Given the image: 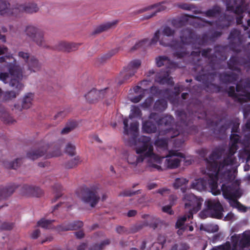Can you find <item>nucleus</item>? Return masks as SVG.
I'll use <instances>...</instances> for the list:
<instances>
[{"label":"nucleus","instance_id":"nucleus-25","mask_svg":"<svg viewBox=\"0 0 250 250\" xmlns=\"http://www.w3.org/2000/svg\"><path fill=\"white\" fill-rule=\"evenodd\" d=\"M51 221L42 219L38 222V225L42 228H48L51 227Z\"/></svg>","mask_w":250,"mask_h":250},{"label":"nucleus","instance_id":"nucleus-49","mask_svg":"<svg viewBox=\"0 0 250 250\" xmlns=\"http://www.w3.org/2000/svg\"><path fill=\"white\" fill-rule=\"evenodd\" d=\"M204 211H202L200 213V216L202 217V218H205V217H206L208 216V215H204Z\"/></svg>","mask_w":250,"mask_h":250},{"label":"nucleus","instance_id":"nucleus-36","mask_svg":"<svg viewBox=\"0 0 250 250\" xmlns=\"http://www.w3.org/2000/svg\"><path fill=\"white\" fill-rule=\"evenodd\" d=\"M159 192L163 195H167L169 194V190L167 189H162L160 190Z\"/></svg>","mask_w":250,"mask_h":250},{"label":"nucleus","instance_id":"nucleus-57","mask_svg":"<svg viewBox=\"0 0 250 250\" xmlns=\"http://www.w3.org/2000/svg\"><path fill=\"white\" fill-rule=\"evenodd\" d=\"M4 58L2 57L0 58V62H2L4 61Z\"/></svg>","mask_w":250,"mask_h":250},{"label":"nucleus","instance_id":"nucleus-19","mask_svg":"<svg viewBox=\"0 0 250 250\" xmlns=\"http://www.w3.org/2000/svg\"><path fill=\"white\" fill-rule=\"evenodd\" d=\"M207 185V183L206 181H205L202 179H199L195 180L192 183V187L199 191H201L205 188Z\"/></svg>","mask_w":250,"mask_h":250},{"label":"nucleus","instance_id":"nucleus-16","mask_svg":"<svg viewBox=\"0 0 250 250\" xmlns=\"http://www.w3.org/2000/svg\"><path fill=\"white\" fill-rule=\"evenodd\" d=\"M42 30L35 26L29 25L26 27V33L33 40L37 36H40Z\"/></svg>","mask_w":250,"mask_h":250},{"label":"nucleus","instance_id":"nucleus-26","mask_svg":"<svg viewBox=\"0 0 250 250\" xmlns=\"http://www.w3.org/2000/svg\"><path fill=\"white\" fill-rule=\"evenodd\" d=\"M114 24L113 22H108L100 25L97 30L99 32H103L107 30L108 29L112 27Z\"/></svg>","mask_w":250,"mask_h":250},{"label":"nucleus","instance_id":"nucleus-41","mask_svg":"<svg viewBox=\"0 0 250 250\" xmlns=\"http://www.w3.org/2000/svg\"><path fill=\"white\" fill-rule=\"evenodd\" d=\"M7 51V48H0V55L4 54Z\"/></svg>","mask_w":250,"mask_h":250},{"label":"nucleus","instance_id":"nucleus-64","mask_svg":"<svg viewBox=\"0 0 250 250\" xmlns=\"http://www.w3.org/2000/svg\"><path fill=\"white\" fill-rule=\"evenodd\" d=\"M153 15H154V14H153V15H151V17H152V16H153Z\"/></svg>","mask_w":250,"mask_h":250},{"label":"nucleus","instance_id":"nucleus-23","mask_svg":"<svg viewBox=\"0 0 250 250\" xmlns=\"http://www.w3.org/2000/svg\"><path fill=\"white\" fill-rule=\"evenodd\" d=\"M156 64L158 66H161L163 65H169L170 63V61L165 57H159L156 59Z\"/></svg>","mask_w":250,"mask_h":250},{"label":"nucleus","instance_id":"nucleus-47","mask_svg":"<svg viewBox=\"0 0 250 250\" xmlns=\"http://www.w3.org/2000/svg\"><path fill=\"white\" fill-rule=\"evenodd\" d=\"M167 79V78L166 77H165V78H164L162 79H161L160 80H157V81L160 83H164Z\"/></svg>","mask_w":250,"mask_h":250},{"label":"nucleus","instance_id":"nucleus-39","mask_svg":"<svg viewBox=\"0 0 250 250\" xmlns=\"http://www.w3.org/2000/svg\"><path fill=\"white\" fill-rule=\"evenodd\" d=\"M233 218V214H232V213H229L225 217V219L226 220H231Z\"/></svg>","mask_w":250,"mask_h":250},{"label":"nucleus","instance_id":"nucleus-21","mask_svg":"<svg viewBox=\"0 0 250 250\" xmlns=\"http://www.w3.org/2000/svg\"><path fill=\"white\" fill-rule=\"evenodd\" d=\"M33 99V95L32 94H29L26 95L23 99L22 107L23 108L27 109L31 107Z\"/></svg>","mask_w":250,"mask_h":250},{"label":"nucleus","instance_id":"nucleus-2","mask_svg":"<svg viewBox=\"0 0 250 250\" xmlns=\"http://www.w3.org/2000/svg\"><path fill=\"white\" fill-rule=\"evenodd\" d=\"M41 65L38 61L31 57L29 61L21 67L20 65L14 66L10 69L9 74L6 73L0 74V79L4 83H9L12 86H15L18 89H21L22 85L20 83L23 75H28L32 72L38 71Z\"/></svg>","mask_w":250,"mask_h":250},{"label":"nucleus","instance_id":"nucleus-59","mask_svg":"<svg viewBox=\"0 0 250 250\" xmlns=\"http://www.w3.org/2000/svg\"><path fill=\"white\" fill-rule=\"evenodd\" d=\"M185 94H182V97H183V98L184 99H185Z\"/></svg>","mask_w":250,"mask_h":250},{"label":"nucleus","instance_id":"nucleus-42","mask_svg":"<svg viewBox=\"0 0 250 250\" xmlns=\"http://www.w3.org/2000/svg\"><path fill=\"white\" fill-rule=\"evenodd\" d=\"M136 211L135 210H130L128 212V215L129 216H133L135 215L136 214Z\"/></svg>","mask_w":250,"mask_h":250},{"label":"nucleus","instance_id":"nucleus-15","mask_svg":"<svg viewBox=\"0 0 250 250\" xmlns=\"http://www.w3.org/2000/svg\"><path fill=\"white\" fill-rule=\"evenodd\" d=\"M132 94L134 93L136 95L134 97H130V100L134 103L139 102L142 98L141 94H144L146 90H144L140 86H136L131 90Z\"/></svg>","mask_w":250,"mask_h":250},{"label":"nucleus","instance_id":"nucleus-56","mask_svg":"<svg viewBox=\"0 0 250 250\" xmlns=\"http://www.w3.org/2000/svg\"><path fill=\"white\" fill-rule=\"evenodd\" d=\"M146 83V82H145V81H144V82H142V83H141V85H142V86H143V85H145Z\"/></svg>","mask_w":250,"mask_h":250},{"label":"nucleus","instance_id":"nucleus-37","mask_svg":"<svg viewBox=\"0 0 250 250\" xmlns=\"http://www.w3.org/2000/svg\"><path fill=\"white\" fill-rule=\"evenodd\" d=\"M72 129V127H71L66 126L65 128H64L62 130V133H66L69 132Z\"/></svg>","mask_w":250,"mask_h":250},{"label":"nucleus","instance_id":"nucleus-53","mask_svg":"<svg viewBox=\"0 0 250 250\" xmlns=\"http://www.w3.org/2000/svg\"><path fill=\"white\" fill-rule=\"evenodd\" d=\"M189 229L190 231H192L193 230V228L192 226L189 227Z\"/></svg>","mask_w":250,"mask_h":250},{"label":"nucleus","instance_id":"nucleus-13","mask_svg":"<svg viewBox=\"0 0 250 250\" xmlns=\"http://www.w3.org/2000/svg\"><path fill=\"white\" fill-rule=\"evenodd\" d=\"M105 96V90H97L93 89L87 94L86 98L90 102H94L103 99Z\"/></svg>","mask_w":250,"mask_h":250},{"label":"nucleus","instance_id":"nucleus-52","mask_svg":"<svg viewBox=\"0 0 250 250\" xmlns=\"http://www.w3.org/2000/svg\"><path fill=\"white\" fill-rule=\"evenodd\" d=\"M111 125L113 127V128H115L116 127V125H117V124L116 123H111Z\"/></svg>","mask_w":250,"mask_h":250},{"label":"nucleus","instance_id":"nucleus-54","mask_svg":"<svg viewBox=\"0 0 250 250\" xmlns=\"http://www.w3.org/2000/svg\"><path fill=\"white\" fill-rule=\"evenodd\" d=\"M176 198H175L174 196L170 197V200H176Z\"/></svg>","mask_w":250,"mask_h":250},{"label":"nucleus","instance_id":"nucleus-22","mask_svg":"<svg viewBox=\"0 0 250 250\" xmlns=\"http://www.w3.org/2000/svg\"><path fill=\"white\" fill-rule=\"evenodd\" d=\"M188 182V181L184 178L176 179L174 183V187L176 188L181 187V190L184 192L185 191H184V188L183 187Z\"/></svg>","mask_w":250,"mask_h":250},{"label":"nucleus","instance_id":"nucleus-50","mask_svg":"<svg viewBox=\"0 0 250 250\" xmlns=\"http://www.w3.org/2000/svg\"><path fill=\"white\" fill-rule=\"evenodd\" d=\"M72 229V227H65V228H63L62 230H69V229Z\"/></svg>","mask_w":250,"mask_h":250},{"label":"nucleus","instance_id":"nucleus-7","mask_svg":"<svg viewBox=\"0 0 250 250\" xmlns=\"http://www.w3.org/2000/svg\"><path fill=\"white\" fill-rule=\"evenodd\" d=\"M205 204L211 211V216L218 219L223 217V208L217 200L208 199L206 201Z\"/></svg>","mask_w":250,"mask_h":250},{"label":"nucleus","instance_id":"nucleus-32","mask_svg":"<svg viewBox=\"0 0 250 250\" xmlns=\"http://www.w3.org/2000/svg\"><path fill=\"white\" fill-rule=\"evenodd\" d=\"M152 102V99L151 98H148L146 100L145 103L143 104V106L145 107H148Z\"/></svg>","mask_w":250,"mask_h":250},{"label":"nucleus","instance_id":"nucleus-18","mask_svg":"<svg viewBox=\"0 0 250 250\" xmlns=\"http://www.w3.org/2000/svg\"><path fill=\"white\" fill-rule=\"evenodd\" d=\"M170 5V3L169 1H165L152 5L149 7L148 9H151L155 12H158L167 9L169 7Z\"/></svg>","mask_w":250,"mask_h":250},{"label":"nucleus","instance_id":"nucleus-6","mask_svg":"<svg viewBox=\"0 0 250 250\" xmlns=\"http://www.w3.org/2000/svg\"><path fill=\"white\" fill-rule=\"evenodd\" d=\"M174 31L169 27H166L164 28L162 32L157 31L151 39L150 44H154L158 41L163 45H167L169 43L166 42L167 37L173 35Z\"/></svg>","mask_w":250,"mask_h":250},{"label":"nucleus","instance_id":"nucleus-44","mask_svg":"<svg viewBox=\"0 0 250 250\" xmlns=\"http://www.w3.org/2000/svg\"><path fill=\"white\" fill-rule=\"evenodd\" d=\"M83 235V234L82 232H78L76 233V236L78 238H82Z\"/></svg>","mask_w":250,"mask_h":250},{"label":"nucleus","instance_id":"nucleus-40","mask_svg":"<svg viewBox=\"0 0 250 250\" xmlns=\"http://www.w3.org/2000/svg\"><path fill=\"white\" fill-rule=\"evenodd\" d=\"M168 120L171 121L172 120V117L171 116H167L165 118H163L161 120V122L162 123H163V122H165L166 121H168Z\"/></svg>","mask_w":250,"mask_h":250},{"label":"nucleus","instance_id":"nucleus-8","mask_svg":"<svg viewBox=\"0 0 250 250\" xmlns=\"http://www.w3.org/2000/svg\"><path fill=\"white\" fill-rule=\"evenodd\" d=\"M184 159V156L181 153L171 151L169 155L166 157L164 166L169 168L176 167Z\"/></svg>","mask_w":250,"mask_h":250},{"label":"nucleus","instance_id":"nucleus-4","mask_svg":"<svg viewBox=\"0 0 250 250\" xmlns=\"http://www.w3.org/2000/svg\"><path fill=\"white\" fill-rule=\"evenodd\" d=\"M183 200L185 202V208L189 211V214L188 217L185 216L180 218L176 223V227L179 228L178 230V233L179 235L182 234L183 230L185 229V226H183L184 223L188 219L189 220L192 217V214L197 212L200 209L203 202V200L201 198L188 193H187L184 195Z\"/></svg>","mask_w":250,"mask_h":250},{"label":"nucleus","instance_id":"nucleus-35","mask_svg":"<svg viewBox=\"0 0 250 250\" xmlns=\"http://www.w3.org/2000/svg\"><path fill=\"white\" fill-rule=\"evenodd\" d=\"M40 234V231L39 230H35L32 233L31 236L33 238H36L38 237Z\"/></svg>","mask_w":250,"mask_h":250},{"label":"nucleus","instance_id":"nucleus-33","mask_svg":"<svg viewBox=\"0 0 250 250\" xmlns=\"http://www.w3.org/2000/svg\"><path fill=\"white\" fill-rule=\"evenodd\" d=\"M163 211L164 212L171 214V210L170 208V206H165L162 208Z\"/></svg>","mask_w":250,"mask_h":250},{"label":"nucleus","instance_id":"nucleus-60","mask_svg":"<svg viewBox=\"0 0 250 250\" xmlns=\"http://www.w3.org/2000/svg\"><path fill=\"white\" fill-rule=\"evenodd\" d=\"M163 106H164L166 105V104L164 103V102H163Z\"/></svg>","mask_w":250,"mask_h":250},{"label":"nucleus","instance_id":"nucleus-3","mask_svg":"<svg viewBox=\"0 0 250 250\" xmlns=\"http://www.w3.org/2000/svg\"><path fill=\"white\" fill-rule=\"evenodd\" d=\"M135 149L136 153L145 162L146 165L151 168L160 169L163 157L155 154L153 146L149 137L141 136L135 143Z\"/></svg>","mask_w":250,"mask_h":250},{"label":"nucleus","instance_id":"nucleus-10","mask_svg":"<svg viewBox=\"0 0 250 250\" xmlns=\"http://www.w3.org/2000/svg\"><path fill=\"white\" fill-rule=\"evenodd\" d=\"M232 240L234 243V247H236L239 242V245L241 247H245L250 245V232H245L242 235L232 236Z\"/></svg>","mask_w":250,"mask_h":250},{"label":"nucleus","instance_id":"nucleus-43","mask_svg":"<svg viewBox=\"0 0 250 250\" xmlns=\"http://www.w3.org/2000/svg\"><path fill=\"white\" fill-rule=\"evenodd\" d=\"M26 188L27 190H28V192H31L33 190L35 189L34 188H33V187H31L30 186H27V187H26Z\"/></svg>","mask_w":250,"mask_h":250},{"label":"nucleus","instance_id":"nucleus-34","mask_svg":"<svg viewBox=\"0 0 250 250\" xmlns=\"http://www.w3.org/2000/svg\"><path fill=\"white\" fill-rule=\"evenodd\" d=\"M156 144L162 147L167 146V143L165 141H158L156 142Z\"/></svg>","mask_w":250,"mask_h":250},{"label":"nucleus","instance_id":"nucleus-31","mask_svg":"<svg viewBox=\"0 0 250 250\" xmlns=\"http://www.w3.org/2000/svg\"><path fill=\"white\" fill-rule=\"evenodd\" d=\"M42 154L39 153L37 152H30L28 154V157L32 159H37L38 157L42 156Z\"/></svg>","mask_w":250,"mask_h":250},{"label":"nucleus","instance_id":"nucleus-12","mask_svg":"<svg viewBox=\"0 0 250 250\" xmlns=\"http://www.w3.org/2000/svg\"><path fill=\"white\" fill-rule=\"evenodd\" d=\"M18 13V7H11L9 3L0 0V13L1 15H10Z\"/></svg>","mask_w":250,"mask_h":250},{"label":"nucleus","instance_id":"nucleus-46","mask_svg":"<svg viewBox=\"0 0 250 250\" xmlns=\"http://www.w3.org/2000/svg\"><path fill=\"white\" fill-rule=\"evenodd\" d=\"M235 12L236 13H237L238 14H239V13H242V9H241V8H239V7L237 8V9H236V10H235Z\"/></svg>","mask_w":250,"mask_h":250},{"label":"nucleus","instance_id":"nucleus-48","mask_svg":"<svg viewBox=\"0 0 250 250\" xmlns=\"http://www.w3.org/2000/svg\"><path fill=\"white\" fill-rule=\"evenodd\" d=\"M101 248L99 246H96L94 248H92L90 250H100Z\"/></svg>","mask_w":250,"mask_h":250},{"label":"nucleus","instance_id":"nucleus-27","mask_svg":"<svg viewBox=\"0 0 250 250\" xmlns=\"http://www.w3.org/2000/svg\"><path fill=\"white\" fill-rule=\"evenodd\" d=\"M18 56L20 58L22 59V60L25 62V64L29 61L30 59V57L29 54L27 52H25L23 51H20L18 53Z\"/></svg>","mask_w":250,"mask_h":250},{"label":"nucleus","instance_id":"nucleus-51","mask_svg":"<svg viewBox=\"0 0 250 250\" xmlns=\"http://www.w3.org/2000/svg\"><path fill=\"white\" fill-rule=\"evenodd\" d=\"M52 239V237H50L49 238H48L45 239V240H44L42 242H47V241H50Z\"/></svg>","mask_w":250,"mask_h":250},{"label":"nucleus","instance_id":"nucleus-30","mask_svg":"<svg viewBox=\"0 0 250 250\" xmlns=\"http://www.w3.org/2000/svg\"><path fill=\"white\" fill-rule=\"evenodd\" d=\"M80 162V158L79 156L75 157L72 160V164H69L68 167H73L76 166Z\"/></svg>","mask_w":250,"mask_h":250},{"label":"nucleus","instance_id":"nucleus-14","mask_svg":"<svg viewBox=\"0 0 250 250\" xmlns=\"http://www.w3.org/2000/svg\"><path fill=\"white\" fill-rule=\"evenodd\" d=\"M157 116L155 114H151L149 118V120L143 122V130L146 133L153 132L156 130L155 125L152 123V119H156Z\"/></svg>","mask_w":250,"mask_h":250},{"label":"nucleus","instance_id":"nucleus-62","mask_svg":"<svg viewBox=\"0 0 250 250\" xmlns=\"http://www.w3.org/2000/svg\"><path fill=\"white\" fill-rule=\"evenodd\" d=\"M171 205H173L174 203H172V202H171Z\"/></svg>","mask_w":250,"mask_h":250},{"label":"nucleus","instance_id":"nucleus-24","mask_svg":"<svg viewBox=\"0 0 250 250\" xmlns=\"http://www.w3.org/2000/svg\"><path fill=\"white\" fill-rule=\"evenodd\" d=\"M37 44L41 46H45V40L43 37V32L42 31L41 32V35L40 36H37L33 40Z\"/></svg>","mask_w":250,"mask_h":250},{"label":"nucleus","instance_id":"nucleus-28","mask_svg":"<svg viewBox=\"0 0 250 250\" xmlns=\"http://www.w3.org/2000/svg\"><path fill=\"white\" fill-rule=\"evenodd\" d=\"M66 152L69 155H74L75 153V146L71 144H68L66 146Z\"/></svg>","mask_w":250,"mask_h":250},{"label":"nucleus","instance_id":"nucleus-38","mask_svg":"<svg viewBox=\"0 0 250 250\" xmlns=\"http://www.w3.org/2000/svg\"><path fill=\"white\" fill-rule=\"evenodd\" d=\"M13 225L12 224H6L3 225V228L6 229H10L12 228Z\"/></svg>","mask_w":250,"mask_h":250},{"label":"nucleus","instance_id":"nucleus-55","mask_svg":"<svg viewBox=\"0 0 250 250\" xmlns=\"http://www.w3.org/2000/svg\"><path fill=\"white\" fill-rule=\"evenodd\" d=\"M237 22L238 24H240L241 23L239 18H237Z\"/></svg>","mask_w":250,"mask_h":250},{"label":"nucleus","instance_id":"nucleus-63","mask_svg":"<svg viewBox=\"0 0 250 250\" xmlns=\"http://www.w3.org/2000/svg\"><path fill=\"white\" fill-rule=\"evenodd\" d=\"M153 15H154V14H153V15H151V17H152V16H153Z\"/></svg>","mask_w":250,"mask_h":250},{"label":"nucleus","instance_id":"nucleus-9","mask_svg":"<svg viewBox=\"0 0 250 250\" xmlns=\"http://www.w3.org/2000/svg\"><path fill=\"white\" fill-rule=\"evenodd\" d=\"M141 65V62L140 60H134L131 61L127 67L121 72L122 77H124L125 80H127L130 77L133 76Z\"/></svg>","mask_w":250,"mask_h":250},{"label":"nucleus","instance_id":"nucleus-5","mask_svg":"<svg viewBox=\"0 0 250 250\" xmlns=\"http://www.w3.org/2000/svg\"><path fill=\"white\" fill-rule=\"evenodd\" d=\"M140 109L134 106L131 109V113L129 115L128 119L124 120L125 132L126 134H134L136 132L138 129V124L136 122H134V119L140 116Z\"/></svg>","mask_w":250,"mask_h":250},{"label":"nucleus","instance_id":"nucleus-17","mask_svg":"<svg viewBox=\"0 0 250 250\" xmlns=\"http://www.w3.org/2000/svg\"><path fill=\"white\" fill-rule=\"evenodd\" d=\"M39 10V7L35 3H28L25 5H20L18 7V12L25 11L27 13H32Z\"/></svg>","mask_w":250,"mask_h":250},{"label":"nucleus","instance_id":"nucleus-1","mask_svg":"<svg viewBox=\"0 0 250 250\" xmlns=\"http://www.w3.org/2000/svg\"><path fill=\"white\" fill-rule=\"evenodd\" d=\"M238 140L237 135L231 136L232 144L230 148V155L218 167V161L214 160V156L212 155L210 158V161L208 164L207 174L209 177L208 184L212 194H219L221 190L224 197L228 200L231 206L237 208L239 211L245 212L246 208L236 200L242 195V192L239 188V182L238 180L233 181L238 165L232 155L237 149L236 143Z\"/></svg>","mask_w":250,"mask_h":250},{"label":"nucleus","instance_id":"nucleus-61","mask_svg":"<svg viewBox=\"0 0 250 250\" xmlns=\"http://www.w3.org/2000/svg\"><path fill=\"white\" fill-rule=\"evenodd\" d=\"M137 250V249H135V248H133V249H132V250Z\"/></svg>","mask_w":250,"mask_h":250},{"label":"nucleus","instance_id":"nucleus-11","mask_svg":"<svg viewBox=\"0 0 250 250\" xmlns=\"http://www.w3.org/2000/svg\"><path fill=\"white\" fill-rule=\"evenodd\" d=\"M82 200L89 204L91 207H94L98 202V198L95 192L88 189L83 193Z\"/></svg>","mask_w":250,"mask_h":250},{"label":"nucleus","instance_id":"nucleus-20","mask_svg":"<svg viewBox=\"0 0 250 250\" xmlns=\"http://www.w3.org/2000/svg\"><path fill=\"white\" fill-rule=\"evenodd\" d=\"M128 164L134 166H137L140 163H142V159L139 156H136L134 154H128L126 158Z\"/></svg>","mask_w":250,"mask_h":250},{"label":"nucleus","instance_id":"nucleus-45","mask_svg":"<svg viewBox=\"0 0 250 250\" xmlns=\"http://www.w3.org/2000/svg\"><path fill=\"white\" fill-rule=\"evenodd\" d=\"M85 248V245L83 244V245H81V246L79 247V248H78V250H84Z\"/></svg>","mask_w":250,"mask_h":250},{"label":"nucleus","instance_id":"nucleus-29","mask_svg":"<svg viewBox=\"0 0 250 250\" xmlns=\"http://www.w3.org/2000/svg\"><path fill=\"white\" fill-rule=\"evenodd\" d=\"M213 250H231L230 245L229 243H227L225 245L220 246L217 249H213Z\"/></svg>","mask_w":250,"mask_h":250},{"label":"nucleus","instance_id":"nucleus-58","mask_svg":"<svg viewBox=\"0 0 250 250\" xmlns=\"http://www.w3.org/2000/svg\"><path fill=\"white\" fill-rule=\"evenodd\" d=\"M248 24L250 26V19L248 21Z\"/></svg>","mask_w":250,"mask_h":250}]
</instances>
